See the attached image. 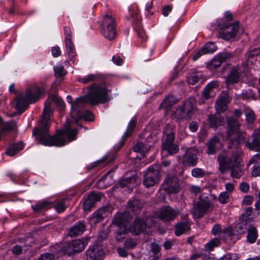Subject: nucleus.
<instances>
[{
  "mask_svg": "<svg viewBox=\"0 0 260 260\" xmlns=\"http://www.w3.org/2000/svg\"><path fill=\"white\" fill-rule=\"evenodd\" d=\"M52 113L51 104L49 102L45 103V107L42 115L40 125L35 128L32 134L39 141V143L45 146H62L66 144V141L64 136H66L70 141L76 139L78 133L77 129H72L70 120H67L62 130L57 131L56 134L51 136L48 133L49 126L48 121Z\"/></svg>",
  "mask_w": 260,
  "mask_h": 260,
  "instance_id": "1",
  "label": "nucleus"
},
{
  "mask_svg": "<svg viewBox=\"0 0 260 260\" xmlns=\"http://www.w3.org/2000/svg\"><path fill=\"white\" fill-rule=\"evenodd\" d=\"M88 92L85 96L77 98L74 102L69 101L71 104V116L74 120L81 118L82 109L86 104L95 105L104 103L108 101V90L104 84L91 85L88 86Z\"/></svg>",
  "mask_w": 260,
  "mask_h": 260,
  "instance_id": "2",
  "label": "nucleus"
},
{
  "mask_svg": "<svg viewBox=\"0 0 260 260\" xmlns=\"http://www.w3.org/2000/svg\"><path fill=\"white\" fill-rule=\"evenodd\" d=\"M44 92L42 88L35 86L27 88L25 96L21 95L16 98V108L21 113L24 112L29 104L35 103Z\"/></svg>",
  "mask_w": 260,
  "mask_h": 260,
  "instance_id": "3",
  "label": "nucleus"
},
{
  "mask_svg": "<svg viewBox=\"0 0 260 260\" xmlns=\"http://www.w3.org/2000/svg\"><path fill=\"white\" fill-rule=\"evenodd\" d=\"M164 136L162 140V150L167 151L169 155H173L178 152L179 150L178 146L174 143V126L167 124L164 129Z\"/></svg>",
  "mask_w": 260,
  "mask_h": 260,
  "instance_id": "4",
  "label": "nucleus"
},
{
  "mask_svg": "<svg viewBox=\"0 0 260 260\" xmlns=\"http://www.w3.org/2000/svg\"><path fill=\"white\" fill-rule=\"evenodd\" d=\"M213 203L211 198L203 195L200 196L196 206L193 209V213L198 218L202 217L207 212L213 210Z\"/></svg>",
  "mask_w": 260,
  "mask_h": 260,
  "instance_id": "5",
  "label": "nucleus"
},
{
  "mask_svg": "<svg viewBox=\"0 0 260 260\" xmlns=\"http://www.w3.org/2000/svg\"><path fill=\"white\" fill-rule=\"evenodd\" d=\"M102 33L108 40H113L116 34V22L114 17L109 14L105 15L101 24Z\"/></svg>",
  "mask_w": 260,
  "mask_h": 260,
  "instance_id": "6",
  "label": "nucleus"
},
{
  "mask_svg": "<svg viewBox=\"0 0 260 260\" xmlns=\"http://www.w3.org/2000/svg\"><path fill=\"white\" fill-rule=\"evenodd\" d=\"M179 214L180 211L178 209H175L167 206L160 208L156 212L155 216L157 218L162 222H168L174 220Z\"/></svg>",
  "mask_w": 260,
  "mask_h": 260,
  "instance_id": "7",
  "label": "nucleus"
},
{
  "mask_svg": "<svg viewBox=\"0 0 260 260\" xmlns=\"http://www.w3.org/2000/svg\"><path fill=\"white\" fill-rule=\"evenodd\" d=\"M85 242L81 239H76L65 243L62 247V251L71 256L83 251L85 248Z\"/></svg>",
  "mask_w": 260,
  "mask_h": 260,
  "instance_id": "8",
  "label": "nucleus"
},
{
  "mask_svg": "<svg viewBox=\"0 0 260 260\" xmlns=\"http://www.w3.org/2000/svg\"><path fill=\"white\" fill-rule=\"evenodd\" d=\"M159 181L160 174L157 169L149 167L144 172L143 183L146 187L154 186L158 183Z\"/></svg>",
  "mask_w": 260,
  "mask_h": 260,
  "instance_id": "9",
  "label": "nucleus"
},
{
  "mask_svg": "<svg viewBox=\"0 0 260 260\" xmlns=\"http://www.w3.org/2000/svg\"><path fill=\"white\" fill-rule=\"evenodd\" d=\"M162 185L164 190L168 194L177 193L181 189L179 180L176 176H167Z\"/></svg>",
  "mask_w": 260,
  "mask_h": 260,
  "instance_id": "10",
  "label": "nucleus"
},
{
  "mask_svg": "<svg viewBox=\"0 0 260 260\" xmlns=\"http://www.w3.org/2000/svg\"><path fill=\"white\" fill-rule=\"evenodd\" d=\"M245 146L250 150L260 152V128L255 129L254 133L248 137Z\"/></svg>",
  "mask_w": 260,
  "mask_h": 260,
  "instance_id": "11",
  "label": "nucleus"
},
{
  "mask_svg": "<svg viewBox=\"0 0 260 260\" xmlns=\"http://www.w3.org/2000/svg\"><path fill=\"white\" fill-rule=\"evenodd\" d=\"M239 30V25L237 23L223 25L220 31L221 37L225 40H229L236 36Z\"/></svg>",
  "mask_w": 260,
  "mask_h": 260,
  "instance_id": "12",
  "label": "nucleus"
},
{
  "mask_svg": "<svg viewBox=\"0 0 260 260\" xmlns=\"http://www.w3.org/2000/svg\"><path fill=\"white\" fill-rule=\"evenodd\" d=\"M226 137L227 139H231L235 134L240 131L241 124L238 119L233 116L226 118Z\"/></svg>",
  "mask_w": 260,
  "mask_h": 260,
  "instance_id": "13",
  "label": "nucleus"
},
{
  "mask_svg": "<svg viewBox=\"0 0 260 260\" xmlns=\"http://www.w3.org/2000/svg\"><path fill=\"white\" fill-rule=\"evenodd\" d=\"M132 215L127 212L117 213L112 221V224L115 226H124L127 228V224L131 221Z\"/></svg>",
  "mask_w": 260,
  "mask_h": 260,
  "instance_id": "14",
  "label": "nucleus"
},
{
  "mask_svg": "<svg viewBox=\"0 0 260 260\" xmlns=\"http://www.w3.org/2000/svg\"><path fill=\"white\" fill-rule=\"evenodd\" d=\"M230 101V97L228 93L222 92L215 102V108L216 112L220 114L223 113L227 109Z\"/></svg>",
  "mask_w": 260,
  "mask_h": 260,
  "instance_id": "15",
  "label": "nucleus"
},
{
  "mask_svg": "<svg viewBox=\"0 0 260 260\" xmlns=\"http://www.w3.org/2000/svg\"><path fill=\"white\" fill-rule=\"evenodd\" d=\"M144 205V203L140 200L134 199L129 200L126 206L127 212H131L134 215H139L141 211L145 213V210H143Z\"/></svg>",
  "mask_w": 260,
  "mask_h": 260,
  "instance_id": "16",
  "label": "nucleus"
},
{
  "mask_svg": "<svg viewBox=\"0 0 260 260\" xmlns=\"http://www.w3.org/2000/svg\"><path fill=\"white\" fill-rule=\"evenodd\" d=\"M101 194L100 193L91 192L83 202V209L85 211H89L93 207L96 202L100 201Z\"/></svg>",
  "mask_w": 260,
  "mask_h": 260,
  "instance_id": "17",
  "label": "nucleus"
},
{
  "mask_svg": "<svg viewBox=\"0 0 260 260\" xmlns=\"http://www.w3.org/2000/svg\"><path fill=\"white\" fill-rule=\"evenodd\" d=\"M217 161L219 163V170L222 174L230 170L233 166L232 160L228 157L224 153H220L218 154Z\"/></svg>",
  "mask_w": 260,
  "mask_h": 260,
  "instance_id": "18",
  "label": "nucleus"
},
{
  "mask_svg": "<svg viewBox=\"0 0 260 260\" xmlns=\"http://www.w3.org/2000/svg\"><path fill=\"white\" fill-rule=\"evenodd\" d=\"M242 75L241 69L238 66L232 67L226 77V84H233L238 83L241 79Z\"/></svg>",
  "mask_w": 260,
  "mask_h": 260,
  "instance_id": "19",
  "label": "nucleus"
},
{
  "mask_svg": "<svg viewBox=\"0 0 260 260\" xmlns=\"http://www.w3.org/2000/svg\"><path fill=\"white\" fill-rule=\"evenodd\" d=\"M86 260H101L104 252L100 246L94 245L90 247L86 251Z\"/></svg>",
  "mask_w": 260,
  "mask_h": 260,
  "instance_id": "20",
  "label": "nucleus"
},
{
  "mask_svg": "<svg viewBox=\"0 0 260 260\" xmlns=\"http://www.w3.org/2000/svg\"><path fill=\"white\" fill-rule=\"evenodd\" d=\"M79 81L84 84H87L91 82H98L99 83H93V84H96L98 85H101L104 84L106 87V81L105 77L101 74H89L84 78H81L79 79ZM107 90V89H106Z\"/></svg>",
  "mask_w": 260,
  "mask_h": 260,
  "instance_id": "21",
  "label": "nucleus"
},
{
  "mask_svg": "<svg viewBox=\"0 0 260 260\" xmlns=\"http://www.w3.org/2000/svg\"><path fill=\"white\" fill-rule=\"evenodd\" d=\"M110 210L111 208L107 206L99 209L93 214L90 219L91 223L95 224L102 221L104 218L108 216Z\"/></svg>",
  "mask_w": 260,
  "mask_h": 260,
  "instance_id": "22",
  "label": "nucleus"
},
{
  "mask_svg": "<svg viewBox=\"0 0 260 260\" xmlns=\"http://www.w3.org/2000/svg\"><path fill=\"white\" fill-rule=\"evenodd\" d=\"M183 164H187L190 166H195L198 164V157L196 150L188 149L183 155Z\"/></svg>",
  "mask_w": 260,
  "mask_h": 260,
  "instance_id": "23",
  "label": "nucleus"
},
{
  "mask_svg": "<svg viewBox=\"0 0 260 260\" xmlns=\"http://www.w3.org/2000/svg\"><path fill=\"white\" fill-rule=\"evenodd\" d=\"M235 138L231 137L229 140V148H239L241 144L246 142L245 133L243 131H239L235 134Z\"/></svg>",
  "mask_w": 260,
  "mask_h": 260,
  "instance_id": "24",
  "label": "nucleus"
},
{
  "mask_svg": "<svg viewBox=\"0 0 260 260\" xmlns=\"http://www.w3.org/2000/svg\"><path fill=\"white\" fill-rule=\"evenodd\" d=\"M147 224L144 219L137 217L134 220L131 227V231L135 235H138L144 232L146 229Z\"/></svg>",
  "mask_w": 260,
  "mask_h": 260,
  "instance_id": "25",
  "label": "nucleus"
},
{
  "mask_svg": "<svg viewBox=\"0 0 260 260\" xmlns=\"http://www.w3.org/2000/svg\"><path fill=\"white\" fill-rule=\"evenodd\" d=\"M207 149V153L214 154L216 153L221 147V144L219 138L217 136H214L211 138L206 144Z\"/></svg>",
  "mask_w": 260,
  "mask_h": 260,
  "instance_id": "26",
  "label": "nucleus"
},
{
  "mask_svg": "<svg viewBox=\"0 0 260 260\" xmlns=\"http://www.w3.org/2000/svg\"><path fill=\"white\" fill-rule=\"evenodd\" d=\"M177 102L178 100L176 97L171 94L169 95L163 100L159 106V109H164L167 113Z\"/></svg>",
  "mask_w": 260,
  "mask_h": 260,
  "instance_id": "27",
  "label": "nucleus"
},
{
  "mask_svg": "<svg viewBox=\"0 0 260 260\" xmlns=\"http://www.w3.org/2000/svg\"><path fill=\"white\" fill-rule=\"evenodd\" d=\"M209 122V127L216 128L221 125L224 121V118L221 116L220 114L216 112L213 114H210L208 117Z\"/></svg>",
  "mask_w": 260,
  "mask_h": 260,
  "instance_id": "28",
  "label": "nucleus"
},
{
  "mask_svg": "<svg viewBox=\"0 0 260 260\" xmlns=\"http://www.w3.org/2000/svg\"><path fill=\"white\" fill-rule=\"evenodd\" d=\"M218 86V82L216 81H212L210 82L204 89L202 91V97L205 100H208L209 98L213 96L215 94L214 89Z\"/></svg>",
  "mask_w": 260,
  "mask_h": 260,
  "instance_id": "29",
  "label": "nucleus"
},
{
  "mask_svg": "<svg viewBox=\"0 0 260 260\" xmlns=\"http://www.w3.org/2000/svg\"><path fill=\"white\" fill-rule=\"evenodd\" d=\"M260 54V47L255 48L246 53L245 55L246 66L253 65L256 61L258 55Z\"/></svg>",
  "mask_w": 260,
  "mask_h": 260,
  "instance_id": "30",
  "label": "nucleus"
},
{
  "mask_svg": "<svg viewBox=\"0 0 260 260\" xmlns=\"http://www.w3.org/2000/svg\"><path fill=\"white\" fill-rule=\"evenodd\" d=\"M86 226L83 222L79 221L71 227L69 231L68 235L70 237H76L82 234L85 231Z\"/></svg>",
  "mask_w": 260,
  "mask_h": 260,
  "instance_id": "31",
  "label": "nucleus"
},
{
  "mask_svg": "<svg viewBox=\"0 0 260 260\" xmlns=\"http://www.w3.org/2000/svg\"><path fill=\"white\" fill-rule=\"evenodd\" d=\"M137 177V175L135 174L129 177L120 180L119 181V186L121 187H127L131 191L136 183Z\"/></svg>",
  "mask_w": 260,
  "mask_h": 260,
  "instance_id": "32",
  "label": "nucleus"
},
{
  "mask_svg": "<svg viewBox=\"0 0 260 260\" xmlns=\"http://www.w3.org/2000/svg\"><path fill=\"white\" fill-rule=\"evenodd\" d=\"M190 222H179L175 225V234L179 236L190 229Z\"/></svg>",
  "mask_w": 260,
  "mask_h": 260,
  "instance_id": "33",
  "label": "nucleus"
},
{
  "mask_svg": "<svg viewBox=\"0 0 260 260\" xmlns=\"http://www.w3.org/2000/svg\"><path fill=\"white\" fill-rule=\"evenodd\" d=\"M230 170H231V176L233 178L239 179L244 173V171L240 163H235Z\"/></svg>",
  "mask_w": 260,
  "mask_h": 260,
  "instance_id": "34",
  "label": "nucleus"
},
{
  "mask_svg": "<svg viewBox=\"0 0 260 260\" xmlns=\"http://www.w3.org/2000/svg\"><path fill=\"white\" fill-rule=\"evenodd\" d=\"M23 148V144L22 142L19 143H14L11 144L7 150L6 151V153L9 156H14L20 150H22Z\"/></svg>",
  "mask_w": 260,
  "mask_h": 260,
  "instance_id": "35",
  "label": "nucleus"
},
{
  "mask_svg": "<svg viewBox=\"0 0 260 260\" xmlns=\"http://www.w3.org/2000/svg\"><path fill=\"white\" fill-rule=\"evenodd\" d=\"M115 227V238L117 241L122 242L125 238V235L127 233V228L124 226Z\"/></svg>",
  "mask_w": 260,
  "mask_h": 260,
  "instance_id": "36",
  "label": "nucleus"
},
{
  "mask_svg": "<svg viewBox=\"0 0 260 260\" xmlns=\"http://www.w3.org/2000/svg\"><path fill=\"white\" fill-rule=\"evenodd\" d=\"M247 241L250 243H254L258 236V233L256 228L253 226H251L247 230Z\"/></svg>",
  "mask_w": 260,
  "mask_h": 260,
  "instance_id": "37",
  "label": "nucleus"
},
{
  "mask_svg": "<svg viewBox=\"0 0 260 260\" xmlns=\"http://www.w3.org/2000/svg\"><path fill=\"white\" fill-rule=\"evenodd\" d=\"M230 152L231 153L230 159L232 160L233 165L235 163H240L239 160L240 155L242 154L241 150L239 148H229Z\"/></svg>",
  "mask_w": 260,
  "mask_h": 260,
  "instance_id": "38",
  "label": "nucleus"
},
{
  "mask_svg": "<svg viewBox=\"0 0 260 260\" xmlns=\"http://www.w3.org/2000/svg\"><path fill=\"white\" fill-rule=\"evenodd\" d=\"M136 125V121L135 119H132L131 121L129 122L128 125L127 129L126 132L124 133L123 138H122V143H121V146H123L124 142L126 141V139L129 137L132 132H133L134 128H135Z\"/></svg>",
  "mask_w": 260,
  "mask_h": 260,
  "instance_id": "39",
  "label": "nucleus"
},
{
  "mask_svg": "<svg viewBox=\"0 0 260 260\" xmlns=\"http://www.w3.org/2000/svg\"><path fill=\"white\" fill-rule=\"evenodd\" d=\"M202 75L200 72H193L189 74L187 77V82L191 85H194L200 79H202Z\"/></svg>",
  "mask_w": 260,
  "mask_h": 260,
  "instance_id": "40",
  "label": "nucleus"
},
{
  "mask_svg": "<svg viewBox=\"0 0 260 260\" xmlns=\"http://www.w3.org/2000/svg\"><path fill=\"white\" fill-rule=\"evenodd\" d=\"M126 18L127 19H132L134 25L140 24L141 22V20L138 16V13L137 11L134 9H129L128 16H127Z\"/></svg>",
  "mask_w": 260,
  "mask_h": 260,
  "instance_id": "41",
  "label": "nucleus"
},
{
  "mask_svg": "<svg viewBox=\"0 0 260 260\" xmlns=\"http://www.w3.org/2000/svg\"><path fill=\"white\" fill-rule=\"evenodd\" d=\"M182 106L188 117L190 118L192 116L194 110V106L192 102L190 101H186L182 105Z\"/></svg>",
  "mask_w": 260,
  "mask_h": 260,
  "instance_id": "42",
  "label": "nucleus"
},
{
  "mask_svg": "<svg viewBox=\"0 0 260 260\" xmlns=\"http://www.w3.org/2000/svg\"><path fill=\"white\" fill-rule=\"evenodd\" d=\"M65 44L70 60H73L76 54L72 41H65Z\"/></svg>",
  "mask_w": 260,
  "mask_h": 260,
  "instance_id": "43",
  "label": "nucleus"
},
{
  "mask_svg": "<svg viewBox=\"0 0 260 260\" xmlns=\"http://www.w3.org/2000/svg\"><path fill=\"white\" fill-rule=\"evenodd\" d=\"M220 243V240L217 238H215L210 240L205 245L206 250L211 251L213 250L214 247H217Z\"/></svg>",
  "mask_w": 260,
  "mask_h": 260,
  "instance_id": "44",
  "label": "nucleus"
},
{
  "mask_svg": "<svg viewBox=\"0 0 260 260\" xmlns=\"http://www.w3.org/2000/svg\"><path fill=\"white\" fill-rule=\"evenodd\" d=\"M17 129V123L15 121L7 122L2 129V134L5 132L14 131Z\"/></svg>",
  "mask_w": 260,
  "mask_h": 260,
  "instance_id": "45",
  "label": "nucleus"
},
{
  "mask_svg": "<svg viewBox=\"0 0 260 260\" xmlns=\"http://www.w3.org/2000/svg\"><path fill=\"white\" fill-rule=\"evenodd\" d=\"M202 49L204 50L205 54L212 53L215 51L217 49V47L215 46L213 42H208L204 45Z\"/></svg>",
  "mask_w": 260,
  "mask_h": 260,
  "instance_id": "46",
  "label": "nucleus"
},
{
  "mask_svg": "<svg viewBox=\"0 0 260 260\" xmlns=\"http://www.w3.org/2000/svg\"><path fill=\"white\" fill-rule=\"evenodd\" d=\"M234 230L235 232V235L243 234L247 231L246 223H238L236 224Z\"/></svg>",
  "mask_w": 260,
  "mask_h": 260,
  "instance_id": "47",
  "label": "nucleus"
},
{
  "mask_svg": "<svg viewBox=\"0 0 260 260\" xmlns=\"http://www.w3.org/2000/svg\"><path fill=\"white\" fill-rule=\"evenodd\" d=\"M137 32L138 37L141 39V42H144L147 39V36L144 29L141 27L140 24L134 26Z\"/></svg>",
  "mask_w": 260,
  "mask_h": 260,
  "instance_id": "48",
  "label": "nucleus"
},
{
  "mask_svg": "<svg viewBox=\"0 0 260 260\" xmlns=\"http://www.w3.org/2000/svg\"><path fill=\"white\" fill-rule=\"evenodd\" d=\"M191 176L195 178H202L206 175V172L201 168H196L192 170Z\"/></svg>",
  "mask_w": 260,
  "mask_h": 260,
  "instance_id": "49",
  "label": "nucleus"
},
{
  "mask_svg": "<svg viewBox=\"0 0 260 260\" xmlns=\"http://www.w3.org/2000/svg\"><path fill=\"white\" fill-rule=\"evenodd\" d=\"M54 71L56 78L63 77L67 74V71L64 70L63 67L62 66L54 67Z\"/></svg>",
  "mask_w": 260,
  "mask_h": 260,
  "instance_id": "50",
  "label": "nucleus"
},
{
  "mask_svg": "<svg viewBox=\"0 0 260 260\" xmlns=\"http://www.w3.org/2000/svg\"><path fill=\"white\" fill-rule=\"evenodd\" d=\"M175 114L176 117L179 119H184L189 118L187 115L185 113L184 110L182 105L179 106L177 108Z\"/></svg>",
  "mask_w": 260,
  "mask_h": 260,
  "instance_id": "51",
  "label": "nucleus"
},
{
  "mask_svg": "<svg viewBox=\"0 0 260 260\" xmlns=\"http://www.w3.org/2000/svg\"><path fill=\"white\" fill-rule=\"evenodd\" d=\"M246 121L248 123H252L255 120L254 112L250 109H247L245 111Z\"/></svg>",
  "mask_w": 260,
  "mask_h": 260,
  "instance_id": "52",
  "label": "nucleus"
},
{
  "mask_svg": "<svg viewBox=\"0 0 260 260\" xmlns=\"http://www.w3.org/2000/svg\"><path fill=\"white\" fill-rule=\"evenodd\" d=\"M48 205V204L45 202H39L35 205H32L31 208L32 210L36 212H39L42 210L45 209Z\"/></svg>",
  "mask_w": 260,
  "mask_h": 260,
  "instance_id": "53",
  "label": "nucleus"
},
{
  "mask_svg": "<svg viewBox=\"0 0 260 260\" xmlns=\"http://www.w3.org/2000/svg\"><path fill=\"white\" fill-rule=\"evenodd\" d=\"M52 101L55 103L56 106L61 109H62L64 106L63 101L58 95L53 94L51 97Z\"/></svg>",
  "mask_w": 260,
  "mask_h": 260,
  "instance_id": "54",
  "label": "nucleus"
},
{
  "mask_svg": "<svg viewBox=\"0 0 260 260\" xmlns=\"http://www.w3.org/2000/svg\"><path fill=\"white\" fill-rule=\"evenodd\" d=\"M158 258V255L154 254L153 252L148 251L143 255V260H157Z\"/></svg>",
  "mask_w": 260,
  "mask_h": 260,
  "instance_id": "55",
  "label": "nucleus"
},
{
  "mask_svg": "<svg viewBox=\"0 0 260 260\" xmlns=\"http://www.w3.org/2000/svg\"><path fill=\"white\" fill-rule=\"evenodd\" d=\"M217 57L219 58L221 62L223 63L224 61H225L227 59H229L233 57V53L229 52H222L220 53L217 55Z\"/></svg>",
  "mask_w": 260,
  "mask_h": 260,
  "instance_id": "56",
  "label": "nucleus"
},
{
  "mask_svg": "<svg viewBox=\"0 0 260 260\" xmlns=\"http://www.w3.org/2000/svg\"><path fill=\"white\" fill-rule=\"evenodd\" d=\"M218 201L221 204H226L229 201V194L226 192H221L218 197Z\"/></svg>",
  "mask_w": 260,
  "mask_h": 260,
  "instance_id": "57",
  "label": "nucleus"
},
{
  "mask_svg": "<svg viewBox=\"0 0 260 260\" xmlns=\"http://www.w3.org/2000/svg\"><path fill=\"white\" fill-rule=\"evenodd\" d=\"M136 245V242L132 239H126L124 243V247L128 249L134 248Z\"/></svg>",
  "mask_w": 260,
  "mask_h": 260,
  "instance_id": "58",
  "label": "nucleus"
},
{
  "mask_svg": "<svg viewBox=\"0 0 260 260\" xmlns=\"http://www.w3.org/2000/svg\"><path fill=\"white\" fill-rule=\"evenodd\" d=\"M133 149L136 152L142 153L146 150V148L143 143L138 142L134 147Z\"/></svg>",
  "mask_w": 260,
  "mask_h": 260,
  "instance_id": "59",
  "label": "nucleus"
},
{
  "mask_svg": "<svg viewBox=\"0 0 260 260\" xmlns=\"http://www.w3.org/2000/svg\"><path fill=\"white\" fill-rule=\"evenodd\" d=\"M251 176L252 177H257L260 176V165L255 164L252 168L251 172Z\"/></svg>",
  "mask_w": 260,
  "mask_h": 260,
  "instance_id": "60",
  "label": "nucleus"
},
{
  "mask_svg": "<svg viewBox=\"0 0 260 260\" xmlns=\"http://www.w3.org/2000/svg\"><path fill=\"white\" fill-rule=\"evenodd\" d=\"M81 118H83L87 121H93L94 116L92 112L89 111H85L84 113H82V116Z\"/></svg>",
  "mask_w": 260,
  "mask_h": 260,
  "instance_id": "61",
  "label": "nucleus"
},
{
  "mask_svg": "<svg viewBox=\"0 0 260 260\" xmlns=\"http://www.w3.org/2000/svg\"><path fill=\"white\" fill-rule=\"evenodd\" d=\"M253 163L260 165V153H257L253 155L247 163V166H249Z\"/></svg>",
  "mask_w": 260,
  "mask_h": 260,
  "instance_id": "62",
  "label": "nucleus"
},
{
  "mask_svg": "<svg viewBox=\"0 0 260 260\" xmlns=\"http://www.w3.org/2000/svg\"><path fill=\"white\" fill-rule=\"evenodd\" d=\"M54 255L50 253L46 252L41 254L38 258V260H54Z\"/></svg>",
  "mask_w": 260,
  "mask_h": 260,
  "instance_id": "63",
  "label": "nucleus"
},
{
  "mask_svg": "<svg viewBox=\"0 0 260 260\" xmlns=\"http://www.w3.org/2000/svg\"><path fill=\"white\" fill-rule=\"evenodd\" d=\"M222 62L220 59L217 57V55H216L211 60V65L215 69L219 67Z\"/></svg>",
  "mask_w": 260,
  "mask_h": 260,
  "instance_id": "64",
  "label": "nucleus"
}]
</instances>
